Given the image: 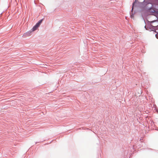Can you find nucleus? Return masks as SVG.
I'll use <instances>...</instances> for the list:
<instances>
[{"mask_svg": "<svg viewBox=\"0 0 158 158\" xmlns=\"http://www.w3.org/2000/svg\"><path fill=\"white\" fill-rule=\"evenodd\" d=\"M156 21H152L151 22L150 24L148 25H146L145 26V28L147 30L149 31H154L156 30V27L158 25V23H154Z\"/></svg>", "mask_w": 158, "mask_h": 158, "instance_id": "1", "label": "nucleus"}, {"mask_svg": "<svg viewBox=\"0 0 158 158\" xmlns=\"http://www.w3.org/2000/svg\"><path fill=\"white\" fill-rule=\"evenodd\" d=\"M142 3L144 5H145L146 6V7L147 8L148 7V6H150L149 7V12H151L152 13H153L154 12H156V11L154 9L151 8L152 6V3H148L147 4L146 2H145V0H143V2H142Z\"/></svg>", "mask_w": 158, "mask_h": 158, "instance_id": "2", "label": "nucleus"}, {"mask_svg": "<svg viewBox=\"0 0 158 158\" xmlns=\"http://www.w3.org/2000/svg\"><path fill=\"white\" fill-rule=\"evenodd\" d=\"M43 19L40 20L38 23H36V25L33 27L32 29V31H34L36 30L37 28L40 26V24L42 23Z\"/></svg>", "mask_w": 158, "mask_h": 158, "instance_id": "3", "label": "nucleus"}, {"mask_svg": "<svg viewBox=\"0 0 158 158\" xmlns=\"http://www.w3.org/2000/svg\"><path fill=\"white\" fill-rule=\"evenodd\" d=\"M138 2V0H135V2L133 4V6L132 7V10L133 8V7L135 6V4L137 2Z\"/></svg>", "mask_w": 158, "mask_h": 158, "instance_id": "4", "label": "nucleus"}, {"mask_svg": "<svg viewBox=\"0 0 158 158\" xmlns=\"http://www.w3.org/2000/svg\"><path fill=\"white\" fill-rule=\"evenodd\" d=\"M155 35H156V37L158 39V34H156Z\"/></svg>", "mask_w": 158, "mask_h": 158, "instance_id": "5", "label": "nucleus"}, {"mask_svg": "<svg viewBox=\"0 0 158 158\" xmlns=\"http://www.w3.org/2000/svg\"><path fill=\"white\" fill-rule=\"evenodd\" d=\"M27 33H25L24 34L23 36H26L27 35Z\"/></svg>", "mask_w": 158, "mask_h": 158, "instance_id": "6", "label": "nucleus"}, {"mask_svg": "<svg viewBox=\"0 0 158 158\" xmlns=\"http://www.w3.org/2000/svg\"><path fill=\"white\" fill-rule=\"evenodd\" d=\"M153 32H154H154H155V31H154Z\"/></svg>", "mask_w": 158, "mask_h": 158, "instance_id": "7", "label": "nucleus"}]
</instances>
